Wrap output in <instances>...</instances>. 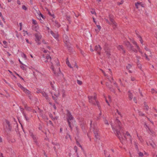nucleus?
I'll list each match as a JSON object with an SVG mask.
<instances>
[{
  "mask_svg": "<svg viewBox=\"0 0 157 157\" xmlns=\"http://www.w3.org/2000/svg\"><path fill=\"white\" fill-rule=\"evenodd\" d=\"M114 122H112L111 121V125L113 132L116 136L120 139L122 135H124V137L129 139L132 140V137L129 133L127 131L124 134V128L122 126L120 120L117 118H113Z\"/></svg>",
  "mask_w": 157,
  "mask_h": 157,
  "instance_id": "obj_1",
  "label": "nucleus"
},
{
  "mask_svg": "<svg viewBox=\"0 0 157 157\" xmlns=\"http://www.w3.org/2000/svg\"><path fill=\"white\" fill-rule=\"evenodd\" d=\"M96 98L97 97L96 95L94 96H88V99L89 102L94 105H97L99 109L100 110L101 107L100 105L99 102L96 100Z\"/></svg>",
  "mask_w": 157,
  "mask_h": 157,
  "instance_id": "obj_2",
  "label": "nucleus"
},
{
  "mask_svg": "<svg viewBox=\"0 0 157 157\" xmlns=\"http://www.w3.org/2000/svg\"><path fill=\"white\" fill-rule=\"evenodd\" d=\"M92 122V121H90V130H92V131L94 132L95 135V137L97 139H98L99 138V135L98 133V130L96 126V124H93Z\"/></svg>",
  "mask_w": 157,
  "mask_h": 157,
  "instance_id": "obj_3",
  "label": "nucleus"
},
{
  "mask_svg": "<svg viewBox=\"0 0 157 157\" xmlns=\"http://www.w3.org/2000/svg\"><path fill=\"white\" fill-rule=\"evenodd\" d=\"M6 123L7 125L5 126L4 127V129L5 131L8 133L11 132L12 129V127L10 125V122L7 120H6Z\"/></svg>",
  "mask_w": 157,
  "mask_h": 157,
  "instance_id": "obj_4",
  "label": "nucleus"
},
{
  "mask_svg": "<svg viewBox=\"0 0 157 157\" xmlns=\"http://www.w3.org/2000/svg\"><path fill=\"white\" fill-rule=\"evenodd\" d=\"M50 63L51 64V68L53 71V73H54L55 75H59V74H62L61 72L60 71V67H59L57 70L56 69H56H55L54 67L53 66L52 63L51 62H50Z\"/></svg>",
  "mask_w": 157,
  "mask_h": 157,
  "instance_id": "obj_5",
  "label": "nucleus"
},
{
  "mask_svg": "<svg viewBox=\"0 0 157 157\" xmlns=\"http://www.w3.org/2000/svg\"><path fill=\"white\" fill-rule=\"evenodd\" d=\"M109 19L111 21L112 24L113 25V27L114 28H115L117 27V23L114 21L113 19V16L111 15H109Z\"/></svg>",
  "mask_w": 157,
  "mask_h": 157,
  "instance_id": "obj_6",
  "label": "nucleus"
},
{
  "mask_svg": "<svg viewBox=\"0 0 157 157\" xmlns=\"http://www.w3.org/2000/svg\"><path fill=\"white\" fill-rule=\"evenodd\" d=\"M101 50V48L100 45H98L95 46L94 50L97 51L99 55L101 54L100 51Z\"/></svg>",
  "mask_w": 157,
  "mask_h": 157,
  "instance_id": "obj_7",
  "label": "nucleus"
},
{
  "mask_svg": "<svg viewBox=\"0 0 157 157\" xmlns=\"http://www.w3.org/2000/svg\"><path fill=\"white\" fill-rule=\"evenodd\" d=\"M67 122L69 127L71 129V125L73 124V122H75L74 118H68Z\"/></svg>",
  "mask_w": 157,
  "mask_h": 157,
  "instance_id": "obj_8",
  "label": "nucleus"
},
{
  "mask_svg": "<svg viewBox=\"0 0 157 157\" xmlns=\"http://www.w3.org/2000/svg\"><path fill=\"white\" fill-rule=\"evenodd\" d=\"M36 37V41L37 42V40L39 41L41 38V36L40 33H36L35 34Z\"/></svg>",
  "mask_w": 157,
  "mask_h": 157,
  "instance_id": "obj_9",
  "label": "nucleus"
},
{
  "mask_svg": "<svg viewBox=\"0 0 157 157\" xmlns=\"http://www.w3.org/2000/svg\"><path fill=\"white\" fill-rule=\"evenodd\" d=\"M136 58L137 60L136 63L138 67L141 68V65L140 63V62L139 61V59L140 58V57L139 56H136Z\"/></svg>",
  "mask_w": 157,
  "mask_h": 157,
  "instance_id": "obj_10",
  "label": "nucleus"
},
{
  "mask_svg": "<svg viewBox=\"0 0 157 157\" xmlns=\"http://www.w3.org/2000/svg\"><path fill=\"white\" fill-rule=\"evenodd\" d=\"M135 6L137 9H138L139 8V6H140L142 7H144V4L143 3L137 2L136 3H135Z\"/></svg>",
  "mask_w": 157,
  "mask_h": 157,
  "instance_id": "obj_11",
  "label": "nucleus"
},
{
  "mask_svg": "<svg viewBox=\"0 0 157 157\" xmlns=\"http://www.w3.org/2000/svg\"><path fill=\"white\" fill-rule=\"evenodd\" d=\"M104 50L105 51V52L106 53L107 56L109 57L111 55L109 49L105 47L104 48Z\"/></svg>",
  "mask_w": 157,
  "mask_h": 157,
  "instance_id": "obj_12",
  "label": "nucleus"
},
{
  "mask_svg": "<svg viewBox=\"0 0 157 157\" xmlns=\"http://www.w3.org/2000/svg\"><path fill=\"white\" fill-rule=\"evenodd\" d=\"M50 32L54 38L56 39L58 38L59 35L57 33H54L51 30H50Z\"/></svg>",
  "mask_w": 157,
  "mask_h": 157,
  "instance_id": "obj_13",
  "label": "nucleus"
},
{
  "mask_svg": "<svg viewBox=\"0 0 157 157\" xmlns=\"http://www.w3.org/2000/svg\"><path fill=\"white\" fill-rule=\"evenodd\" d=\"M117 48L118 50L122 52V53H125V51L124 50L122 46L119 45L117 46Z\"/></svg>",
  "mask_w": 157,
  "mask_h": 157,
  "instance_id": "obj_14",
  "label": "nucleus"
},
{
  "mask_svg": "<svg viewBox=\"0 0 157 157\" xmlns=\"http://www.w3.org/2000/svg\"><path fill=\"white\" fill-rule=\"evenodd\" d=\"M63 37L64 40V41H65V42H66L65 43L66 44H68V45H69V44H68V40L67 36L65 34V35H63Z\"/></svg>",
  "mask_w": 157,
  "mask_h": 157,
  "instance_id": "obj_15",
  "label": "nucleus"
},
{
  "mask_svg": "<svg viewBox=\"0 0 157 157\" xmlns=\"http://www.w3.org/2000/svg\"><path fill=\"white\" fill-rule=\"evenodd\" d=\"M25 108L28 111H31L33 112H36V111H35L34 110H32L31 108L28 107V106L25 105Z\"/></svg>",
  "mask_w": 157,
  "mask_h": 157,
  "instance_id": "obj_16",
  "label": "nucleus"
},
{
  "mask_svg": "<svg viewBox=\"0 0 157 157\" xmlns=\"http://www.w3.org/2000/svg\"><path fill=\"white\" fill-rule=\"evenodd\" d=\"M30 136H31L33 139L34 140V141L35 143H36L37 140V138L35 136H34L32 133H30Z\"/></svg>",
  "mask_w": 157,
  "mask_h": 157,
  "instance_id": "obj_17",
  "label": "nucleus"
},
{
  "mask_svg": "<svg viewBox=\"0 0 157 157\" xmlns=\"http://www.w3.org/2000/svg\"><path fill=\"white\" fill-rule=\"evenodd\" d=\"M42 95L45 98L48 99V96L47 94H46L44 91H42L41 93Z\"/></svg>",
  "mask_w": 157,
  "mask_h": 157,
  "instance_id": "obj_18",
  "label": "nucleus"
},
{
  "mask_svg": "<svg viewBox=\"0 0 157 157\" xmlns=\"http://www.w3.org/2000/svg\"><path fill=\"white\" fill-rule=\"evenodd\" d=\"M132 43L135 45L136 48H137L138 50L140 48L139 46L137 45L136 42L134 40H132Z\"/></svg>",
  "mask_w": 157,
  "mask_h": 157,
  "instance_id": "obj_19",
  "label": "nucleus"
},
{
  "mask_svg": "<svg viewBox=\"0 0 157 157\" xmlns=\"http://www.w3.org/2000/svg\"><path fill=\"white\" fill-rule=\"evenodd\" d=\"M67 116L68 118H73L72 115L69 111H67Z\"/></svg>",
  "mask_w": 157,
  "mask_h": 157,
  "instance_id": "obj_20",
  "label": "nucleus"
},
{
  "mask_svg": "<svg viewBox=\"0 0 157 157\" xmlns=\"http://www.w3.org/2000/svg\"><path fill=\"white\" fill-rule=\"evenodd\" d=\"M149 130H150V134L151 135H152L153 136H155L156 135L155 133V132H154L152 130L150 129L149 128Z\"/></svg>",
  "mask_w": 157,
  "mask_h": 157,
  "instance_id": "obj_21",
  "label": "nucleus"
},
{
  "mask_svg": "<svg viewBox=\"0 0 157 157\" xmlns=\"http://www.w3.org/2000/svg\"><path fill=\"white\" fill-rule=\"evenodd\" d=\"M97 27L98 28V29H95V31H96V32L97 33H98L100 30V29H101V27L100 25H97Z\"/></svg>",
  "mask_w": 157,
  "mask_h": 157,
  "instance_id": "obj_22",
  "label": "nucleus"
},
{
  "mask_svg": "<svg viewBox=\"0 0 157 157\" xmlns=\"http://www.w3.org/2000/svg\"><path fill=\"white\" fill-rule=\"evenodd\" d=\"M22 90L26 94H29L30 92L28 90L26 89L25 88H23Z\"/></svg>",
  "mask_w": 157,
  "mask_h": 157,
  "instance_id": "obj_23",
  "label": "nucleus"
},
{
  "mask_svg": "<svg viewBox=\"0 0 157 157\" xmlns=\"http://www.w3.org/2000/svg\"><path fill=\"white\" fill-rule=\"evenodd\" d=\"M128 47L130 48L131 50H132V49L134 48L133 46H132L129 43H128Z\"/></svg>",
  "mask_w": 157,
  "mask_h": 157,
  "instance_id": "obj_24",
  "label": "nucleus"
},
{
  "mask_svg": "<svg viewBox=\"0 0 157 157\" xmlns=\"http://www.w3.org/2000/svg\"><path fill=\"white\" fill-rule=\"evenodd\" d=\"M60 95L59 92L58 90H57L56 91V92L55 93L54 95L56 97H57L59 96Z\"/></svg>",
  "mask_w": 157,
  "mask_h": 157,
  "instance_id": "obj_25",
  "label": "nucleus"
},
{
  "mask_svg": "<svg viewBox=\"0 0 157 157\" xmlns=\"http://www.w3.org/2000/svg\"><path fill=\"white\" fill-rule=\"evenodd\" d=\"M54 25L55 26L57 27H59L60 26V25L58 23V22L56 21L54 22Z\"/></svg>",
  "mask_w": 157,
  "mask_h": 157,
  "instance_id": "obj_26",
  "label": "nucleus"
},
{
  "mask_svg": "<svg viewBox=\"0 0 157 157\" xmlns=\"http://www.w3.org/2000/svg\"><path fill=\"white\" fill-rule=\"evenodd\" d=\"M68 59H67V60L66 61V64L67 65L71 68H72V67L71 66V65L70 64V63L68 60H67Z\"/></svg>",
  "mask_w": 157,
  "mask_h": 157,
  "instance_id": "obj_27",
  "label": "nucleus"
},
{
  "mask_svg": "<svg viewBox=\"0 0 157 157\" xmlns=\"http://www.w3.org/2000/svg\"><path fill=\"white\" fill-rule=\"evenodd\" d=\"M117 112L118 114L120 115V117H124L123 115L121 114V113L117 109Z\"/></svg>",
  "mask_w": 157,
  "mask_h": 157,
  "instance_id": "obj_28",
  "label": "nucleus"
},
{
  "mask_svg": "<svg viewBox=\"0 0 157 157\" xmlns=\"http://www.w3.org/2000/svg\"><path fill=\"white\" fill-rule=\"evenodd\" d=\"M136 112H138L139 113V115L141 116H143V115H144V114L141 113L138 109H137V110H136Z\"/></svg>",
  "mask_w": 157,
  "mask_h": 157,
  "instance_id": "obj_29",
  "label": "nucleus"
},
{
  "mask_svg": "<svg viewBox=\"0 0 157 157\" xmlns=\"http://www.w3.org/2000/svg\"><path fill=\"white\" fill-rule=\"evenodd\" d=\"M17 86L20 87L22 90L23 89V88H24V87H23L21 85L20 83H17Z\"/></svg>",
  "mask_w": 157,
  "mask_h": 157,
  "instance_id": "obj_30",
  "label": "nucleus"
},
{
  "mask_svg": "<svg viewBox=\"0 0 157 157\" xmlns=\"http://www.w3.org/2000/svg\"><path fill=\"white\" fill-rule=\"evenodd\" d=\"M129 98L130 100L132 99L133 96L132 94L131 93H129Z\"/></svg>",
  "mask_w": 157,
  "mask_h": 157,
  "instance_id": "obj_31",
  "label": "nucleus"
},
{
  "mask_svg": "<svg viewBox=\"0 0 157 157\" xmlns=\"http://www.w3.org/2000/svg\"><path fill=\"white\" fill-rule=\"evenodd\" d=\"M109 88L111 91L113 92L114 93H115V90L113 89L112 87H109Z\"/></svg>",
  "mask_w": 157,
  "mask_h": 157,
  "instance_id": "obj_32",
  "label": "nucleus"
},
{
  "mask_svg": "<svg viewBox=\"0 0 157 157\" xmlns=\"http://www.w3.org/2000/svg\"><path fill=\"white\" fill-rule=\"evenodd\" d=\"M138 36L139 38L140 39V43L143 45V40H142L141 36L139 35H138Z\"/></svg>",
  "mask_w": 157,
  "mask_h": 157,
  "instance_id": "obj_33",
  "label": "nucleus"
},
{
  "mask_svg": "<svg viewBox=\"0 0 157 157\" xmlns=\"http://www.w3.org/2000/svg\"><path fill=\"white\" fill-rule=\"evenodd\" d=\"M32 23L35 25H37V24L36 21L34 19L32 20Z\"/></svg>",
  "mask_w": 157,
  "mask_h": 157,
  "instance_id": "obj_34",
  "label": "nucleus"
},
{
  "mask_svg": "<svg viewBox=\"0 0 157 157\" xmlns=\"http://www.w3.org/2000/svg\"><path fill=\"white\" fill-rule=\"evenodd\" d=\"M43 91H42L41 90H40L39 89H37V91H36V93H40L42 92Z\"/></svg>",
  "mask_w": 157,
  "mask_h": 157,
  "instance_id": "obj_35",
  "label": "nucleus"
},
{
  "mask_svg": "<svg viewBox=\"0 0 157 157\" xmlns=\"http://www.w3.org/2000/svg\"><path fill=\"white\" fill-rule=\"evenodd\" d=\"M150 145L153 148H155V146H156V145H155V144L154 143H153V144H152L151 143H150Z\"/></svg>",
  "mask_w": 157,
  "mask_h": 157,
  "instance_id": "obj_36",
  "label": "nucleus"
},
{
  "mask_svg": "<svg viewBox=\"0 0 157 157\" xmlns=\"http://www.w3.org/2000/svg\"><path fill=\"white\" fill-rule=\"evenodd\" d=\"M20 67L23 70H26V68L22 65H21L20 66Z\"/></svg>",
  "mask_w": 157,
  "mask_h": 157,
  "instance_id": "obj_37",
  "label": "nucleus"
},
{
  "mask_svg": "<svg viewBox=\"0 0 157 157\" xmlns=\"http://www.w3.org/2000/svg\"><path fill=\"white\" fill-rule=\"evenodd\" d=\"M46 58L47 59H50V60H51V57L50 56H49L48 55H47L46 56Z\"/></svg>",
  "mask_w": 157,
  "mask_h": 157,
  "instance_id": "obj_38",
  "label": "nucleus"
},
{
  "mask_svg": "<svg viewBox=\"0 0 157 157\" xmlns=\"http://www.w3.org/2000/svg\"><path fill=\"white\" fill-rule=\"evenodd\" d=\"M132 67V66L130 64H128L127 66L126 67V68L128 69V70H129L130 68H131V67Z\"/></svg>",
  "mask_w": 157,
  "mask_h": 157,
  "instance_id": "obj_39",
  "label": "nucleus"
},
{
  "mask_svg": "<svg viewBox=\"0 0 157 157\" xmlns=\"http://www.w3.org/2000/svg\"><path fill=\"white\" fill-rule=\"evenodd\" d=\"M77 83L78 84L81 85L82 84V82L78 80H77Z\"/></svg>",
  "mask_w": 157,
  "mask_h": 157,
  "instance_id": "obj_40",
  "label": "nucleus"
},
{
  "mask_svg": "<svg viewBox=\"0 0 157 157\" xmlns=\"http://www.w3.org/2000/svg\"><path fill=\"white\" fill-rule=\"evenodd\" d=\"M22 8L23 10H27V8L25 5H23L22 6Z\"/></svg>",
  "mask_w": 157,
  "mask_h": 157,
  "instance_id": "obj_41",
  "label": "nucleus"
},
{
  "mask_svg": "<svg viewBox=\"0 0 157 157\" xmlns=\"http://www.w3.org/2000/svg\"><path fill=\"white\" fill-rule=\"evenodd\" d=\"M74 150L75 151L76 153H77V150H78V148L76 146H75L74 147Z\"/></svg>",
  "mask_w": 157,
  "mask_h": 157,
  "instance_id": "obj_42",
  "label": "nucleus"
},
{
  "mask_svg": "<svg viewBox=\"0 0 157 157\" xmlns=\"http://www.w3.org/2000/svg\"><path fill=\"white\" fill-rule=\"evenodd\" d=\"M144 107H145V108L147 110H148L149 107L147 105H146L145 104V103L144 104Z\"/></svg>",
  "mask_w": 157,
  "mask_h": 157,
  "instance_id": "obj_43",
  "label": "nucleus"
},
{
  "mask_svg": "<svg viewBox=\"0 0 157 157\" xmlns=\"http://www.w3.org/2000/svg\"><path fill=\"white\" fill-rule=\"evenodd\" d=\"M56 66H58L59 65V63L58 60L57 59H56Z\"/></svg>",
  "mask_w": 157,
  "mask_h": 157,
  "instance_id": "obj_44",
  "label": "nucleus"
},
{
  "mask_svg": "<svg viewBox=\"0 0 157 157\" xmlns=\"http://www.w3.org/2000/svg\"><path fill=\"white\" fill-rule=\"evenodd\" d=\"M151 92L152 93V94H154L155 93H157V92L156 91L154 90V89H151Z\"/></svg>",
  "mask_w": 157,
  "mask_h": 157,
  "instance_id": "obj_45",
  "label": "nucleus"
},
{
  "mask_svg": "<svg viewBox=\"0 0 157 157\" xmlns=\"http://www.w3.org/2000/svg\"><path fill=\"white\" fill-rule=\"evenodd\" d=\"M144 55L145 56L146 59H147L148 60H149V59L147 55L145 53L144 54Z\"/></svg>",
  "mask_w": 157,
  "mask_h": 157,
  "instance_id": "obj_46",
  "label": "nucleus"
},
{
  "mask_svg": "<svg viewBox=\"0 0 157 157\" xmlns=\"http://www.w3.org/2000/svg\"><path fill=\"white\" fill-rule=\"evenodd\" d=\"M91 13L93 14H96L95 11L94 10H92L91 11Z\"/></svg>",
  "mask_w": 157,
  "mask_h": 157,
  "instance_id": "obj_47",
  "label": "nucleus"
},
{
  "mask_svg": "<svg viewBox=\"0 0 157 157\" xmlns=\"http://www.w3.org/2000/svg\"><path fill=\"white\" fill-rule=\"evenodd\" d=\"M139 154V156H140L142 157L144 155L143 153H142V152H140Z\"/></svg>",
  "mask_w": 157,
  "mask_h": 157,
  "instance_id": "obj_48",
  "label": "nucleus"
},
{
  "mask_svg": "<svg viewBox=\"0 0 157 157\" xmlns=\"http://www.w3.org/2000/svg\"><path fill=\"white\" fill-rule=\"evenodd\" d=\"M90 50L91 52H93L94 51V50L92 49V45H90Z\"/></svg>",
  "mask_w": 157,
  "mask_h": 157,
  "instance_id": "obj_49",
  "label": "nucleus"
},
{
  "mask_svg": "<svg viewBox=\"0 0 157 157\" xmlns=\"http://www.w3.org/2000/svg\"><path fill=\"white\" fill-rule=\"evenodd\" d=\"M65 96H66V95L65 94V93L64 91V92H63V93L62 97L63 98H64V97H65Z\"/></svg>",
  "mask_w": 157,
  "mask_h": 157,
  "instance_id": "obj_50",
  "label": "nucleus"
},
{
  "mask_svg": "<svg viewBox=\"0 0 157 157\" xmlns=\"http://www.w3.org/2000/svg\"><path fill=\"white\" fill-rule=\"evenodd\" d=\"M22 57H24V58H26V56L25 55V54H24V53L22 54Z\"/></svg>",
  "mask_w": 157,
  "mask_h": 157,
  "instance_id": "obj_51",
  "label": "nucleus"
},
{
  "mask_svg": "<svg viewBox=\"0 0 157 157\" xmlns=\"http://www.w3.org/2000/svg\"><path fill=\"white\" fill-rule=\"evenodd\" d=\"M40 16H41L44 19L45 17L41 13H40Z\"/></svg>",
  "mask_w": 157,
  "mask_h": 157,
  "instance_id": "obj_52",
  "label": "nucleus"
},
{
  "mask_svg": "<svg viewBox=\"0 0 157 157\" xmlns=\"http://www.w3.org/2000/svg\"><path fill=\"white\" fill-rule=\"evenodd\" d=\"M138 50V51L139 52L141 53V54L142 55V54H143V52L140 49V48Z\"/></svg>",
  "mask_w": 157,
  "mask_h": 157,
  "instance_id": "obj_53",
  "label": "nucleus"
},
{
  "mask_svg": "<svg viewBox=\"0 0 157 157\" xmlns=\"http://www.w3.org/2000/svg\"><path fill=\"white\" fill-rule=\"evenodd\" d=\"M123 1H121V2H118V3H117V4H118V5H121V4H123Z\"/></svg>",
  "mask_w": 157,
  "mask_h": 157,
  "instance_id": "obj_54",
  "label": "nucleus"
},
{
  "mask_svg": "<svg viewBox=\"0 0 157 157\" xmlns=\"http://www.w3.org/2000/svg\"><path fill=\"white\" fill-rule=\"evenodd\" d=\"M105 124H109L108 121L107 120H105Z\"/></svg>",
  "mask_w": 157,
  "mask_h": 157,
  "instance_id": "obj_55",
  "label": "nucleus"
},
{
  "mask_svg": "<svg viewBox=\"0 0 157 157\" xmlns=\"http://www.w3.org/2000/svg\"><path fill=\"white\" fill-rule=\"evenodd\" d=\"M0 25L2 27H4V25L2 23L1 21H0Z\"/></svg>",
  "mask_w": 157,
  "mask_h": 157,
  "instance_id": "obj_56",
  "label": "nucleus"
},
{
  "mask_svg": "<svg viewBox=\"0 0 157 157\" xmlns=\"http://www.w3.org/2000/svg\"><path fill=\"white\" fill-rule=\"evenodd\" d=\"M132 51L133 52H137V50H136V49H134V48H133V49H132Z\"/></svg>",
  "mask_w": 157,
  "mask_h": 157,
  "instance_id": "obj_57",
  "label": "nucleus"
},
{
  "mask_svg": "<svg viewBox=\"0 0 157 157\" xmlns=\"http://www.w3.org/2000/svg\"><path fill=\"white\" fill-rule=\"evenodd\" d=\"M135 80V79L134 77H131V81H134Z\"/></svg>",
  "mask_w": 157,
  "mask_h": 157,
  "instance_id": "obj_58",
  "label": "nucleus"
},
{
  "mask_svg": "<svg viewBox=\"0 0 157 157\" xmlns=\"http://www.w3.org/2000/svg\"><path fill=\"white\" fill-rule=\"evenodd\" d=\"M105 21H106V22H107L109 24H110V22L108 21V20L106 19H105Z\"/></svg>",
  "mask_w": 157,
  "mask_h": 157,
  "instance_id": "obj_59",
  "label": "nucleus"
},
{
  "mask_svg": "<svg viewBox=\"0 0 157 157\" xmlns=\"http://www.w3.org/2000/svg\"><path fill=\"white\" fill-rule=\"evenodd\" d=\"M100 70L102 71V73H103L104 75L105 76H106V75L105 74V72L104 71H103L102 70L100 69Z\"/></svg>",
  "mask_w": 157,
  "mask_h": 157,
  "instance_id": "obj_60",
  "label": "nucleus"
},
{
  "mask_svg": "<svg viewBox=\"0 0 157 157\" xmlns=\"http://www.w3.org/2000/svg\"><path fill=\"white\" fill-rule=\"evenodd\" d=\"M133 101H134V102H135L136 103H137V101H136V98H133Z\"/></svg>",
  "mask_w": 157,
  "mask_h": 157,
  "instance_id": "obj_61",
  "label": "nucleus"
},
{
  "mask_svg": "<svg viewBox=\"0 0 157 157\" xmlns=\"http://www.w3.org/2000/svg\"><path fill=\"white\" fill-rule=\"evenodd\" d=\"M2 21H3L5 23V20L2 16Z\"/></svg>",
  "mask_w": 157,
  "mask_h": 157,
  "instance_id": "obj_62",
  "label": "nucleus"
},
{
  "mask_svg": "<svg viewBox=\"0 0 157 157\" xmlns=\"http://www.w3.org/2000/svg\"><path fill=\"white\" fill-rule=\"evenodd\" d=\"M144 49L147 51H148L149 50L148 48L147 47H145Z\"/></svg>",
  "mask_w": 157,
  "mask_h": 157,
  "instance_id": "obj_63",
  "label": "nucleus"
},
{
  "mask_svg": "<svg viewBox=\"0 0 157 157\" xmlns=\"http://www.w3.org/2000/svg\"><path fill=\"white\" fill-rule=\"evenodd\" d=\"M53 99L55 100L56 101L57 100V99L56 98L54 97L53 96H52Z\"/></svg>",
  "mask_w": 157,
  "mask_h": 157,
  "instance_id": "obj_64",
  "label": "nucleus"
}]
</instances>
